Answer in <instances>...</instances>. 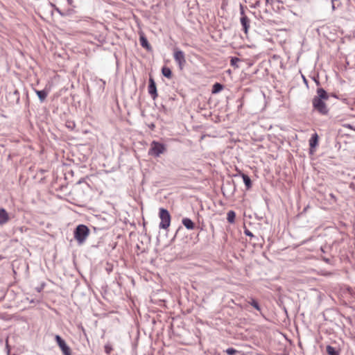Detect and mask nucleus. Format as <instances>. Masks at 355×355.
<instances>
[{"mask_svg":"<svg viewBox=\"0 0 355 355\" xmlns=\"http://www.w3.org/2000/svg\"><path fill=\"white\" fill-rule=\"evenodd\" d=\"M35 92L41 102H43L48 95L47 92L45 90H35Z\"/></svg>","mask_w":355,"mask_h":355,"instance_id":"obj_15","label":"nucleus"},{"mask_svg":"<svg viewBox=\"0 0 355 355\" xmlns=\"http://www.w3.org/2000/svg\"><path fill=\"white\" fill-rule=\"evenodd\" d=\"M260 313L263 315V317H266L265 315L262 314V312H260Z\"/></svg>","mask_w":355,"mask_h":355,"instance_id":"obj_36","label":"nucleus"},{"mask_svg":"<svg viewBox=\"0 0 355 355\" xmlns=\"http://www.w3.org/2000/svg\"><path fill=\"white\" fill-rule=\"evenodd\" d=\"M316 94L317 95L312 99L313 110L321 115L326 116L329 114V110L324 101L329 99V95L322 87L317 89Z\"/></svg>","mask_w":355,"mask_h":355,"instance_id":"obj_1","label":"nucleus"},{"mask_svg":"<svg viewBox=\"0 0 355 355\" xmlns=\"http://www.w3.org/2000/svg\"><path fill=\"white\" fill-rule=\"evenodd\" d=\"M240 14L241 17L246 16L245 15L244 7L242 4H240Z\"/></svg>","mask_w":355,"mask_h":355,"instance_id":"obj_24","label":"nucleus"},{"mask_svg":"<svg viewBox=\"0 0 355 355\" xmlns=\"http://www.w3.org/2000/svg\"><path fill=\"white\" fill-rule=\"evenodd\" d=\"M159 216L161 219V222L159 225V228L164 230L167 229L171 224V215L168 211L164 208H160Z\"/></svg>","mask_w":355,"mask_h":355,"instance_id":"obj_4","label":"nucleus"},{"mask_svg":"<svg viewBox=\"0 0 355 355\" xmlns=\"http://www.w3.org/2000/svg\"><path fill=\"white\" fill-rule=\"evenodd\" d=\"M225 352L227 353V355H235L238 353H239V352L234 348H227L226 350H225Z\"/></svg>","mask_w":355,"mask_h":355,"instance_id":"obj_20","label":"nucleus"},{"mask_svg":"<svg viewBox=\"0 0 355 355\" xmlns=\"http://www.w3.org/2000/svg\"><path fill=\"white\" fill-rule=\"evenodd\" d=\"M335 0H331V8H332V10H336V6H335Z\"/></svg>","mask_w":355,"mask_h":355,"instance_id":"obj_28","label":"nucleus"},{"mask_svg":"<svg viewBox=\"0 0 355 355\" xmlns=\"http://www.w3.org/2000/svg\"><path fill=\"white\" fill-rule=\"evenodd\" d=\"M240 61V59L236 57H232L230 60V64L236 68H238L237 62Z\"/></svg>","mask_w":355,"mask_h":355,"instance_id":"obj_19","label":"nucleus"},{"mask_svg":"<svg viewBox=\"0 0 355 355\" xmlns=\"http://www.w3.org/2000/svg\"><path fill=\"white\" fill-rule=\"evenodd\" d=\"M318 143V136L316 133L312 135L309 139V146L311 148H315Z\"/></svg>","mask_w":355,"mask_h":355,"instance_id":"obj_14","label":"nucleus"},{"mask_svg":"<svg viewBox=\"0 0 355 355\" xmlns=\"http://www.w3.org/2000/svg\"><path fill=\"white\" fill-rule=\"evenodd\" d=\"M259 1H257V2L256 3V6H258V5H259Z\"/></svg>","mask_w":355,"mask_h":355,"instance_id":"obj_38","label":"nucleus"},{"mask_svg":"<svg viewBox=\"0 0 355 355\" xmlns=\"http://www.w3.org/2000/svg\"><path fill=\"white\" fill-rule=\"evenodd\" d=\"M326 352L328 355H340L339 350L331 345L327 346Z\"/></svg>","mask_w":355,"mask_h":355,"instance_id":"obj_13","label":"nucleus"},{"mask_svg":"<svg viewBox=\"0 0 355 355\" xmlns=\"http://www.w3.org/2000/svg\"><path fill=\"white\" fill-rule=\"evenodd\" d=\"M112 347L110 345H105V352L107 354H110Z\"/></svg>","mask_w":355,"mask_h":355,"instance_id":"obj_23","label":"nucleus"},{"mask_svg":"<svg viewBox=\"0 0 355 355\" xmlns=\"http://www.w3.org/2000/svg\"><path fill=\"white\" fill-rule=\"evenodd\" d=\"M241 24L243 27V30L245 32V34L248 33V29L250 28V20L247 16H243L241 17Z\"/></svg>","mask_w":355,"mask_h":355,"instance_id":"obj_8","label":"nucleus"},{"mask_svg":"<svg viewBox=\"0 0 355 355\" xmlns=\"http://www.w3.org/2000/svg\"><path fill=\"white\" fill-rule=\"evenodd\" d=\"M44 286V284H42L40 287L36 288L37 292H40Z\"/></svg>","mask_w":355,"mask_h":355,"instance_id":"obj_27","label":"nucleus"},{"mask_svg":"<svg viewBox=\"0 0 355 355\" xmlns=\"http://www.w3.org/2000/svg\"><path fill=\"white\" fill-rule=\"evenodd\" d=\"M140 44L142 47L146 49L147 50L151 49V46L148 42L147 38L144 35H141L139 37Z\"/></svg>","mask_w":355,"mask_h":355,"instance_id":"obj_11","label":"nucleus"},{"mask_svg":"<svg viewBox=\"0 0 355 355\" xmlns=\"http://www.w3.org/2000/svg\"><path fill=\"white\" fill-rule=\"evenodd\" d=\"M236 214L234 211H229L227 214V220L229 223H233L235 220Z\"/></svg>","mask_w":355,"mask_h":355,"instance_id":"obj_17","label":"nucleus"},{"mask_svg":"<svg viewBox=\"0 0 355 355\" xmlns=\"http://www.w3.org/2000/svg\"><path fill=\"white\" fill-rule=\"evenodd\" d=\"M244 232H245V235H247V236H250V237L254 236V235L252 234V233L250 230H247V229H246V230H245Z\"/></svg>","mask_w":355,"mask_h":355,"instance_id":"obj_25","label":"nucleus"},{"mask_svg":"<svg viewBox=\"0 0 355 355\" xmlns=\"http://www.w3.org/2000/svg\"><path fill=\"white\" fill-rule=\"evenodd\" d=\"M329 196H330L331 198L334 199V200H336V196H334V194L330 193Z\"/></svg>","mask_w":355,"mask_h":355,"instance_id":"obj_31","label":"nucleus"},{"mask_svg":"<svg viewBox=\"0 0 355 355\" xmlns=\"http://www.w3.org/2000/svg\"><path fill=\"white\" fill-rule=\"evenodd\" d=\"M223 89V85L220 83H216L212 87V93L216 94L220 92Z\"/></svg>","mask_w":355,"mask_h":355,"instance_id":"obj_18","label":"nucleus"},{"mask_svg":"<svg viewBox=\"0 0 355 355\" xmlns=\"http://www.w3.org/2000/svg\"><path fill=\"white\" fill-rule=\"evenodd\" d=\"M173 57L175 61L178 63L179 68L182 70L187 62L184 52L182 50L175 49L174 50Z\"/></svg>","mask_w":355,"mask_h":355,"instance_id":"obj_5","label":"nucleus"},{"mask_svg":"<svg viewBox=\"0 0 355 355\" xmlns=\"http://www.w3.org/2000/svg\"><path fill=\"white\" fill-rule=\"evenodd\" d=\"M303 78H304V83H306L307 82H306V78H305L304 77H303Z\"/></svg>","mask_w":355,"mask_h":355,"instance_id":"obj_33","label":"nucleus"},{"mask_svg":"<svg viewBox=\"0 0 355 355\" xmlns=\"http://www.w3.org/2000/svg\"><path fill=\"white\" fill-rule=\"evenodd\" d=\"M251 304L254 309H256L258 311H260V307L257 301H256L255 300H252Z\"/></svg>","mask_w":355,"mask_h":355,"instance_id":"obj_22","label":"nucleus"},{"mask_svg":"<svg viewBox=\"0 0 355 355\" xmlns=\"http://www.w3.org/2000/svg\"><path fill=\"white\" fill-rule=\"evenodd\" d=\"M57 12H58L59 13H61L60 11L57 8L56 9Z\"/></svg>","mask_w":355,"mask_h":355,"instance_id":"obj_35","label":"nucleus"},{"mask_svg":"<svg viewBox=\"0 0 355 355\" xmlns=\"http://www.w3.org/2000/svg\"><path fill=\"white\" fill-rule=\"evenodd\" d=\"M9 220V216L3 208L0 209V225L6 224Z\"/></svg>","mask_w":355,"mask_h":355,"instance_id":"obj_9","label":"nucleus"},{"mask_svg":"<svg viewBox=\"0 0 355 355\" xmlns=\"http://www.w3.org/2000/svg\"><path fill=\"white\" fill-rule=\"evenodd\" d=\"M241 177L243 178V182L246 187L247 189H249L252 187V181L250 178V177L248 175H245L244 173H241Z\"/></svg>","mask_w":355,"mask_h":355,"instance_id":"obj_12","label":"nucleus"},{"mask_svg":"<svg viewBox=\"0 0 355 355\" xmlns=\"http://www.w3.org/2000/svg\"><path fill=\"white\" fill-rule=\"evenodd\" d=\"M162 73L163 76L167 78H171L172 77V71L168 67H162Z\"/></svg>","mask_w":355,"mask_h":355,"instance_id":"obj_16","label":"nucleus"},{"mask_svg":"<svg viewBox=\"0 0 355 355\" xmlns=\"http://www.w3.org/2000/svg\"><path fill=\"white\" fill-rule=\"evenodd\" d=\"M6 349H7V353H8V354H10V346H9V345H8V338L6 339Z\"/></svg>","mask_w":355,"mask_h":355,"instance_id":"obj_26","label":"nucleus"},{"mask_svg":"<svg viewBox=\"0 0 355 355\" xmlns=\"http://www.w3.org/2000/svg\"><path fill=\"white\" fill-rule=\"evenodd\" d=\"M148 91L153 100L157 97V91L155 82L153 78H149Z\"/></svg>","mask_w":355,"mask_h":355,"instance_id":"obj_7","label":"nucleus"},{"mask_svg":"<svg viewBox=\"0 0 355 355\" xmlns=\"http://www.w3.org/2000/svg\"><path fill=\"white\" fill-rule=\"evenodd\" d=\"M89 229L85 225H78L74 230V238L79 245L83 244L89 234Z\"/></svg>","mask_w":355,"mask_h":355,"instance_id":"obj_2","label":"nucleus"},{"mask_svg":"<svg viewBox=\"0 0 355 355\" xmlns=\"http://www.w3.org/2000/svg\"><path fill=\"white\" fill-rule=\"evenodd\" d=\"M55 338L63 354L71 355V349L66 342L58 335H56Z\"/></svg>","mask_w":355,"mask_h":355,"instance_id":"obj_6","label":"nucleus"},{"mask_svg":"<svg viewBox=\"0 0 355 355\" xmlns=\"http://www.w3.org/2000/svg\"><path fill=\"white\" fill-rule=\"evenodd\" d=\"M345 127L348 128H350L352 130H354V128H353V126L351 125V124H347L345 125Z\"/></svg>","mask_w":355,"mask_h":355,"instance_id":"obj_30","label":"nucleus"},{"mask_svg":"<svg viewBox=\"0 0 355 355\" xmlns=\"http://www.w3.org/2000/svg\"><path fill=\"white\" fill-rule=\"evenodd\" d=\"M313 80H314V82L315 83V84H316V85H317V86H319V85H320V81L318 80V78H313Z\"/></svg>","mask_w":355,"mask_h":355,"instance_id":"obj_29","label":"nucleus"},{"mask_svg":"<svg viewBox=\"0 0 355 355\" xmlns=\"http://www.w3.org/2000/svg\"><path fill=\"white\" fill-rule=\"evenodd\" d=\"M266 3H269V0H266Z\"/></svg>","mask_w":355,"mask_h":355,"instance_id":"obj_37","label":"nucleus"},{"mask_svg":"<svg viewBox=\"0 0 355 355\" xmlns=\"http://www.w3.org/2000/svg\"><path fill=\"white\" fill-rule=\"evenodd\" d=\"M166 151V147L164 144L156 141H153L150 144V148L148 150V155L155 157H159L162 154Z\"/></svg>","mask_w":355,"mask_h":355,"instance_id":"obj_3","label":"nucleus"},{"mask_svg":"<svg viewBox=\"0 0 355 355\" xmlns=\"http://www.w3.org/2000/svg\"><path fill=\"white\" fill-rule=\"evenodd\" d=\"M354 130L355 131V128L354 129Z\"/></svg>","mask_w":355,"mask_h":355,"instance_id":"obj_40","label":"nucleus"},{"mask_svg":"<svg viewBox=\"0 0 355 355\" xmlns=\"http://www.w3.org/2000/svg\"><path fill=\"white\" fill-rule=\"evenodd\" d=\"M183 225L189 230H193L195 227L194 223L189 218H184L182 220Z\"/></svg>","mask_w":355,"mask_h":355,"instance_id":"obj_10","label":"nucleus"},{"mask_svg":"<svg viewBox=\"0 0 355 355\" xmlns=\"http://www.w3.org/2000/svg\"><path fill=\"white\" fill-rule=\"evenodd\" d=\"M66 126L68 129L73 130L76 127V124L73 121H67Z\"/></svg>","mask_w":355,"mask_h":355,"instance_id":"obj_21","label":"nucleus"},{"mask_svg":"<svg viewBox=\"0 0 355 355\" xmlns=\"http://www.w3.org/2000/svg\"><path fill=\"white\" fill-rule=\"evenodd\" d=\"M67 1L68 3H69V5H71V4H72V3H73V0H67Z\"/></svg>","mask_w":355,"mask_h":355,"instance_id":"obj_32","label":"nucleus"},{"mask_svg":"<svg viewBox=\"0 0 355 355\" xmlns=\"http://www.w3.org/2000/svg\"><path fill=\"white\" fill-rule=\"evenodd\" d=\"M1 259V257L0 256V259Z\"/></svg>","mask_w":355,"mask_h":355,"instance_id":"obj_39","label":"nucleus"},{"mask_svg":"<svg viewBox=\"0 0 355 355\" xmlns=\"http://www.w3.org/2000/svg\"><path fill=\"white\" fill-rule=\"evenodd\" d=\"M284 313H285V315H286V316H288V312H287V311H285V312H284Z\"/></svg>","mask_w":355,"mask_h":355,"instance_id":"obj_34","label":"nucleus"}]
</instances>
